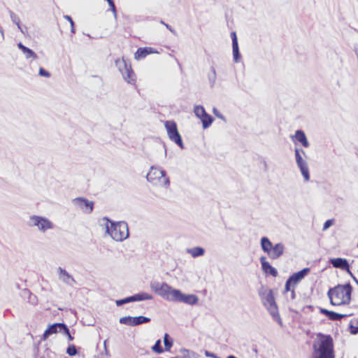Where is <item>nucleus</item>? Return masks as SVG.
Instances as JSON below:
<instances>
[{"label":"nucleus","instance_id":"nucleus-1","mask_svg":"<svg viewBox=\"0 0 358 358\" xmlns=\"http://www.w3.org/2000/svg\"><path fill=\"white\" fill-rule=\"evenodd\" d=\"M312 358H335L334 341L331 336L317 334L313 345Z\"/></svg>","mask_w":358,"mask_h":358},{"label":"nucleus","instance_id":"nucleus-2","mask_svg":"<svg viewBox=\"0 0 358 358\" xmlns=\"http://www.w3.org/2000/svg\"><path fill=\"white\" fill-rule=\"evenodd\" d=\"M352 286L348 283L337 285L328 292L330 302L334 306H341L349 303L351 299Z\"/></svg>","mask_w":358,"mask_h":358},{"label":"nucleus","instance_id":"nucleus-3","mask_svg":"<svg viewBox=\"0 0 358 358\" xmlns=\"http://www.w3.org/2000/svg\"><path fill=\"white\" fill-rule=\"evenodd\" d=\"M150 289L155 294L161 296L168 301H173L174 297L178 295V289H173L166 282H154L150 285Z\"/></svg>","mask_w":358,"mask_h":358},{"label":"nucleus","instance_id":"nucleus-4","mask_svg":"<svg viewBox=\"0 0 358 358\" xmlns=\"http://www.w3.org/2000/svg\"><path fill=\"white\" fill-rule=\"evenodd\" d=\"M107 231L110 236L117 241H123L129 236L127 224L124 222H111L110 226L107 227Z\"/></svg>","mask_w":358,"mask_h":358},{"label":"nucleus","instance_id":"nucleus-5","mask_svg":"<svg viewBox=\"0 0 358 358\" xmlns=\"http://www.w3.org/2000/svg\"><path fill=\"white\" fill-rule=\"evenodd\" d=\"M147 180L153 185L158 186H167L169 184L165 171L154 166L151 167L147 173Z\"/></svg>","mask_w":358,"mask_h":358},{"label":"nucleus","instance_id":"nucleus-6","mask_svg":"<svg viewBox=\"0 0 358 358\" xmlns=\"http://www.w3.org/2000/svg\"><path fill=\"white\" fill-rule=\"evenodd\" d=\"M164 127L170 140L175 142L180 148H183V143L178 132L176 122L173 120H167L164 122Z\"/></svg>","mask_w":358,"mask_h":358},{"label":"nucleus","instance_id":"nucleus-7","mask_svg":"<svg viewBox=\"0 0 358 358\" xmlns=\"http://www.w3.org/2000/svg\"><path fill=\"white\" fill-rule=\"evenodd\" d=\"M264 305L273 316L278 313V308L275 302L273 292L271 289H265L259 292Z\"/></svg>","mask_w":358,"mask_h":358},{"label":"nucleus","instance_id":"nucleus-8","mask_svg":"<svg viewBox=\"0 0 358 358\" xmlns=\"http://www.w3.org/2000/svg\"><path fill=\"white\" fill-rule=\"evenodd\" d=\"M303 155L306 156L303 150L295 148V159L297 166L306 181L310 180L309 169L307 162L303 158Z\"/></svg>","mask_w":358,"mask_h":358},{"label":"nucleus","instance_id":"nucleus-9","mask_svg":"<svg viewBox=\"0 0 358 358\" xmlns=\"http://www.w3.org/2000/svg\"><path fill=\"white\" fill-rule=\"evenodd\" d=\"M152 299V296L148 293L142 292L139 293L129 297H127L123 299L117 300L116 301V305L117 306H121L122 304L132 302V301H143V300H150Z\"/></svg>","mask_w":358,"mask_h":358},{"label":"nucleus","instance_id":"nucleus-10","mask_svg":"<svg viewBox=\"0 0 358 358\" xmlns=\"http://www.w3.org/2000/svg\"><path fill=\"white\" fill-rule=\"evenodd\" d=\"M33 225L38 227L41 231H45L52 228V223L48 219L43 217L33 215L31 217Z\"/></svg>","mask_w":358,"mask_h":358},{"label":"nucleus","instance_id":"nucleus-11","mask_svg":"<svg viewBox=\"0 0 358 358\" xmlns=\"http://www.w3.org/2000/svg\"><path fill=\"white\" fill-rule=\"evenodd\" d=\"M124 79L129 84L134 85L136 83V75L131 69V65L124 62V69H120Z\"/></svg>","mask_w":358,"mask_h":358},{"label":"nucleus","instance_id":"nucleus-12","mask_svg":"<svg viewBox=\"0 0 358 358\" xmlns=\"http://www.w3.org/2000/svg\"><path fill=\"white\" fill-rule=\"evenodd\" d=\"M284 251V246L280 243H277L274 246L272 244L268 247L266 252L268 257L273 259H278L280 257Z\"/></svg>","mask_w":358,"mask_h":358},{"label":"nucleus","instance_id":"nucleus-13","mask_svg":"<svg viewBox=\"0 0 358 358\" xmlns=\"http://www.w3.org/2000/svg\"><path fill=\"white\" fill-rule=\"evenodd\" d=\"M75 204L85 213H91L93 210L94 203L86 199L76 198L74 199Z\"/></svg>","mask_w":358,"mask_h":358},{"label":"nucleus","instance_id":"nucleus-14","mask_svg":"<svg viewBox=\"0 0 358 358\" xmlns=\"http://www.w3.org/2000/svg\"><path fill=\"white\" fill-rule=\"evenodd\" d=\"M331 264L334 267L341 268L343 271H347L350 275L352 276V273L350 270L349 264L345 259L343 258H334L330 259Z\"/></svg>","mask_w":358,"mask_h":358},{"label":"nucleus","instance_id":"nucleus-15","mask_svg":"<svg viewBox=\"0 0 358 358\" xmlns=\"http://www.w3.org/2000/svg\"><path fill=\"white\" fill-rule=\"evenodd\" d=\"M178 295L174 297L173 301L183 302L188 304L196 303L198 299L194 295H184L182 292L178 289Z\"/></svg>","mask_w":358,"mask_h":358},{"label":"nucleus","instance_id":"nucleus-16","mask_svg":"<svg viewBox=\"0 0 358 358\" xmlns=\"http://www.w3.org/2000/svg\"><path fill=\"white\" fill-rule=\"evenodd\" d=\"M64 323H55L48 327V328L44 331L42 336V340L46 341L48 338L54 334H57L58 331H62V327L64 326Z\"/></svg>","mask_w":358,"mask_h":358},{"label":"nucleus","instance_id":"nucleus-17","mask_svg":"<svg viewBox=\"0 0 358 358\" xmlns=\"http://www.w3.org/2000/svg\"><path fill=\"white\" fill-rule=\"evenodd\" d=\"M157 52V51L151 47L139 48L134 54V59L140 60L141 59L145 58L148 55Z\"/></svg>","mask_w":358,"mask_h":358},{"label":"nucleus","instance_id":"nucleus-18","mask_svg":"<svg viewBox=\"0 0 358 358\" xmlns=\"http://www.w3.org/2000/svg\"><path fill=\"white\" fill-rule=\"evenodd\" d=\"M260 262L262 264V268L266 274H270L273 277L277 276L278 272L276 269L270 265V264L266 261V258L265 257H262L260 258Z\"/></svg>","mask_w":358,"mask_h":358},{"label":"nucleus","instance_id":"nucleus-19","mask_svg":"<svg viewBox=\"0 0 358 358\" xmlns=\"http://www.w3.org/2000/svg\"><path fill=\"white\" fill-rule=\"evenodd\" d=\"M310 271V268H304L300 271L292 273V286L300 282Z\"/></svg>","mask_w":358,"mask_h":358},{"label":"nucleus","instance_id":"nucleus-20","mask_svg":"<svg viewBox=\"0 0 358 358\" xmlns=\"http://www.w3.org/2000/svg\"><path fill=\"white\" fill-rule=\"evenodd\" d=\"M320 313L327 315L328 318L331 320H340L342 318H344L347 316V315L339 314L333 311L328 310L324 308L320 309Z\"/></svg>","mask_w":358,"mask_h":358},{"label":"nucleus","instance_id":"nucleus-21","mask_svg":"<svg viewBox=\"0 0 358 358\" xmlns=\"http://www.w3.org/2000/svg\"><path fill=\"white\" fill-rule=\"evenodd\" d=\"M294 137L296 141L300 143L303 147L307 148L309 146V143L307 140L306 136L303 131H296Z\"/></svg>","mask_w":358,"mask_h":358},{"label":"nucleus","instance_id":"nucleus-22","mask_svg":"<svg viewBox=\"0 0 358 358\" xmlns=\"http://www.w3.org/2000/svg\"><path fill=\"white\" fill-rule=\"evenodd\" d=\"M18 48L22 51V52L25 55L26 58H33L36 59L37 55L31 49L24 46L22 43H19L17 44Z\"/></svg>","mask_w":358,"mask_h":358},{"label":"nucleus","instance_id":"nucleus-23","mask_svg":"<svg viewBox=\"0 0 358 358\" xmlns=\"http://www.w3.org/2000/svg\"><path fill=\"white\" fill-rule=\"evenodd\" d=\"M202 122L203 128L206 129L208 128L213 122V117L208 114L207 113L203 115V116L199 118Z\"/></svg>","mask_w":358,"mask_h":358},{"label":"nucleus","instance_id":"nucleus-24","mask_svg":"<svg viewBox=\"0 0 358 358\" xmlns=\"http://www.w3.org/2000/svg\"><path fill=\"white\" fill-rule=\"evenodd\" d=\"M188 252L194 257L201 256L204 254V250L199 247L191 248L188 250Z\"/></svg>","mask_w":358,"mask_h":358},{"label":"nucleus","instance_id":"nucleus-25","mask_svg":"<svg viewBox=\"0 0 358 358\" xmlns=\"http://www.w3.org/2000/svg\"><path fill=\"white\" fill-rule=\"evenodd\" d=\"M59 278L66 282H69L70 280H73L72 277L63 268H59Z\"/></svg>","mask_w":358,"mask_h":358},{"label":"nucleus","instance_id":"nucleus-26","mask_svg":"<svg viewBox=\"0 0 358 358\" xmlns=\"http://www.w3.org/2000/svg\"><path fill=\"white\" fill-rule=\"evenodd\" d=\"M134 326L138 325L141 324L146 323L150 321L149 317L144 316L133 317Z\"/></svg>","mask_w":358,"mask_h":358},{"label":"nucleus","instance_id":"nucleus-27","mask_svg":"<svg viewBox=\"0 0 358 358\" xmlns=\"http://www.w3.org/2000/svg\"><path fill=\"white\" fill-rule=\"evenodd\" d=\"M194 112L196 117L201 118V117L203 116L206 113L204 108L202 106H196L194 109Z\"/></svg>","mask_w":358,"mask_h":358},{"label":"nucleus","instance_id":"nucleus-28","mask_svg":"<svg viewBox=\"0 0 358 358\" xmlns=\"http://www.w3.org/2000/svg\"><path fill=\"white\" fill-rule=\"evenodd\" d=\"M271 242L266 237H263L261 239V246L264 252L268 250V247L271 245Z\"/></svg>","mask_w":358,"mask_h":358},{"label":"nucleus","instance_id":"nucleus-29","mask_svg":"<svg viewBox=\"0 0 358 358\" xmlns=\"http://www.w3.org/2000/svg\"><path fill=\"white\" fill-rule=\"evenodd\" d=\"M120 322L129 326H134L133 317L127 316L120 319Z\"/></svg>","mask_w":358,"mask_h":358},{"label":"nucleus","instance_id":"nucleus-30","mask_svg":"<svg viewBox=\"0 0 358 358\" xmlns=\"http://www.w3.org/2000/svg\"><path fill=\"white\" fill-rule=\"evenodd\" d=\"M152 350L158 354L163 352L164 350L161 345V340H157L155 345L152 347Z\"/></svg>","mask_w":358,"mask_h":358},{"label":"nucleus","instance_id":"nucleus-31","mask_svg":"<svg viewBox=\"0 0 358 358\" xmlns=\"http://www.w3.org/2000/svg\"><path fill=\"white\" fill-rule=\"evenodd\" d=\"M164 346H165V350H166V351L170 350L173 344H172V341L169 340V336L167 334H165V335H164Z\"/></svg>","mask_w":358,"mask_h":358},{"label":"nucleus","instance_id":"nucleus-32","mask_svg":"<svg viewBox=\"0 0 358 358\" xmlns=\"http://www.w3.org/2000/svg\"><path fill=\"white\" fill-rule=\"evenodd\" d=\"M233 49V55L236 62L238 61L240 57L239 50H238V44H235L232 45Z\"/></svg>","mask_w":358,"mask_h":358},{"label":"nucleus","instance_id":"nucleus-33","mask_svg":"<svg viewBox=\"0 0 358 358\" xmlns=\"http://www.w3.org/2000/svg\"><path fill=\"white\" fill-rule=\"evenodd\" d=\"M66 353L69 356H74L77 354V350L74 345H70L66 349Z\"/></svg>","mask_w":358,"mask_h":358},{"label":"nucleus","instance_id":"nucleus-34","mask_svg":"<svg viewBox=\"0 0 358 358\" xmlns=\"http://www.w3.org/2000/svg\"><path fill=\"white\" fill-rule=\"evenodd\" d=\"M62 331L63 333L67 336L68 337V339L69 341H73V337L71 335L70 332H69V330L67 327V326L66 324H64V326H62Z\"/></svg>","mask_w":358,"mask_h":358},{"label":"nucleus","instance_id":"nucleus-35","mask_svg":"<svg viewBox=\"0 0 358 358\" xmlns=\"http://www.w3.org/2000/svg\"><path fill=\"white\" fill-rule=\"evenodd\" d=\"M335 220L334 219H330L327 220L323 226V231L327 230L328 228H329L331 226H332L334 224Z\"/></svg>","mask_w":358,"mask_h":358},{"label":"nucleus","instance_id":"nucleus-36","mask_svg":"<svg viewBox=\"0 0 358 358\" xmlns=\"http://www.w3.org/2000/svg\"><path fill=\"white\" fill-rule=\"evenodd\" d=\"M64 18L66 19L70 22L71 33L74 34L75 33L74 22H73L72 18L69 15H65Z\"/></svg>","mask_w":358,"mask_h":358},{"label":"nucleus","instance_id":"nucleus-37","mask_svg":"<svg viewBox=\"0 0 358 358\" xmlns=\"http://www.w3.org/2000/svg\"><path fill=\"white\" fill-rule=\"evenodd\" d=\"M39 75L41 76L46 77V78H48V77L50 76V73L49 72H48L47 71H45L43 68H41L39 69Z\"/></svg>","mask_w":358,"mask_h":358},{"label":"nucleus","instance_id":"nucleus-38","mask_svg":"<svg viewBox=\"0 0 358 358\" xmlns=\"http://www.w3.org/2000/svg\"><path fill=\"white\" fill-rule=\"evenodd\" d=\"M111 8V10L113 11V13L116 15V13H117V10H116V8H115V3H114V1L113 0H106Z\"/></svg>","mask_w":358,"mask_h":358},{"label":"nucleus","instance_id":"nucleus-39","mask_svg":"<svg viewBox=\"0 0 358 358\" xmlns=\"http://www.w3.org/2000/svg\"><path fill=\"white\" fill-rule=\"evenodd\" d=\"M231 38L232 40V45H235V44H238V39H237L236 34L235 31H232L231 33Z\"/></svg>","mask_w":358,"mask_h":358},{"label":"nucleus","instance_id":"nucleus-40","mask_svg":"<svg viewBox=\"0 0 358 358\" xmlns=\"http://www.w3.org/2000/svg\"><path fill=\"white\" fill-rule=\"evenodd\" d=\"M290 285H291V276L288 278V279L286 281L285 284V292H287L290 289Z\"/></svg>","mask_w":358,"mask_h":358},{"label":"nucleus","instance_id":"nucleus-41","mask_svg":"<svg viewBox=\"0 0 358 358\" xmlns=\"http://www.w3.org/2000/svg\"><path fill=\"white\" fill-rule=\"evenodd\" d=\"M205 355L208 357H212V358H219L218 357H217L216 355L212 353V352H210L208 351H205Z\"/></svg>","mask_w":358,"mask_h":358},{"label":"nucleus","instance_id":"nucleus-42","mask_svg":"<svg viewBox=\"0 0 358 358\" xmlns=\"http://www.w3.org/2000/svg\"><path fill=\"white\" fill-rule=\"evenodd\" d=\"M357 332H358V329H357V328H354V329H351V333H352V334H357Z\"/></svg>","mask_w":358,"mask_h":358},{"label":"nucleus","instance_id":"nucleus-43","mask_svg":"<svg viewBox=\"0 0 358 358\" xmlns=\"http://www.w3.org/2000/svg\"><path fill=\"white\" fill-rule=\"evenodd\" d=\"M227 358H237L234 355H229Z\"/></svg>","mask_w":358,"mask_h":358},{"label":"nucleus","instance_id":"nucleus-44","mask_svg":"<svg viewBox=\"0 0 358 358\" xmlns=\"http://www.w3.org/2000/svg\"><path fill=\"white\" fill-rule=\"evenodd\" d=\"M353 278L355 280V282H357V284L358 285V280L355 277H353Z\"/></svg>","mask_w":358,"mask_h":358}]
</instances>
